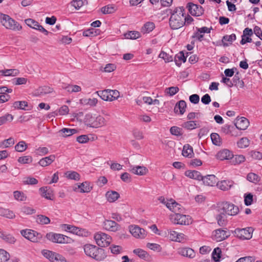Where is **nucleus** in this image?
Listing matches in <instances>:
<instances>
[{
    "label": "nucleus",
    "mask_w": 262,
    "mask_h": 262,
    "mask_svg": "<svg viewBox=\"0 0 262 262\" xmlns=\"http://www.w3.org/2000/svg\"><path fill=\"white\" fill-rule=\"evenodd\" d=\"M69 179L79 181L80 178V174L76 171H70L66 173Z\"/></svg>",
    "instance_id": "5fc2aeb1"
},
{
    "label": "nucleus",
    "mask_w": 262,
    "mask_h": 262,
    "mask_svg": "<svg viewBox=\"0 0 262 262\" xmlns=\"http://www.w3.org/2000/svg\"><path fill=\"white\" fill-rule=\"evenodd\" d=\"M232 81V83H233V85H236L240 83L241 87H243L244 86V82L242 80H240L238 73H237L234 75Z\"/></svg>",
    "instance_id": "69168bd1"
},
{
    "label": "nucleus",
    "mask_w": 262,
    "mask_h": 262,
    "mask_svg": "<svg viewBox=\"0 0 262 262\" xmlns=\"http://www.w3.org/2000/svg\"><path fill=\"white\" fill-rule=\"evenodd\" d=\"M169 23L171 29L177 30L185 25V9L183 7H178L170 9Z\"/></svg>",
    "instance_id": "f03ea898"
},
{
    "label": "nucleus",
    "mask_w": 262,
    "mask_h": 262,
    "mask_svg": "<svg viewBox=\"0 0 262 262\" xmlns=\"http://www.w3.org/2000/svg\"><path fill=\"white\" fill-rule=\"evenodd\" d=\"M101 10L102 13L106 14L114 13L115 11V9L114 7L108 5L102 7Z\"/></svg>",
    "instance_id": "6e6d98bb"
},
{
    "label": "nucleus",
    "mask_w": 262,
    "mask_h": 262,
    "mask_svg": "<svg viewBox=\"0 0 262 262\" xmlns=\"http://www.w3.org/2000/svg\"><path fill=\"white\" fill-rule=\"evenodd\" d=\"M14 144V140L12 138L4 140L0 142V148H7Z\"/></svg>",
    "instance_id": "c03bdc74"
},
{
    "label": "nucleus",
    "mask_w": 262,
    "mask_h": 262,
    "mask_svg": "<svg viewBox=\"0 0 262 262\" xmlns=\"http://www.w3.org/2000/svg\"><path fill=\"white\" fill-rule=\"evenodd\" d=\"M146 246L150 250L158 252H161L162 249L161 246L159 244L156 243H148L147 244Z\"/></svg>",
    "instance_id": "864d4df0"
},
{
    "label": "nucleus",
    "mask_w": 262,
    "mask_h": 262,
    "mask_svg": "<svg viewBox=\"0 0 262 262\" xmlns=\"http://www.w3.org/2000/svg\"><path fill=\"white\" fill-rule=\"evenodd\" d=\"M186 103L184 100L179 101L175 105L174 111L176 113H180L182 115L186 110Z\"/></svg>",
    "instance_id": "cd10ccee"
},
{
    "label": "nucleus",
    "mask_w": 262,
    "mask_h": 262,
    "mask_svg": "<svg viewBox=\"0 0 262 262\" xmlns=\"http://www.w3.org/2000/svg\"><path fill=\"white\" fill-rule=\"evenodd\" d=\"M235 125L239 130H245L249 126V122L247 118L241 117L236 119Z\"/></svg>",
    "instance_id": "6ab92c4d"
},
{
    "label": "nucleus",
    "mask_w": 262,
    "mask_h": 262,
    "mask_svg": "<svg viewBox=\"0 0 262 262\" xmlns=\"http://www.w3.org/2000/svg\"><path fill=\"white\" fill-rule=\"evenodd\" d=\"M58 133L60 136L66 138L77 134L78 131L76 129L63 128L59 130Z\"/></svg>",
    "instance_id": "bb28decb"
},
{
    "label": "nucleus",
    "mask_w": 262,
    "mask_h": 262,
    "mask_svg": "<svg viewBox=\"0 0 262 262\" xmlns=\"http://www.w3.org/2000/svg\"><path fill=\"white\" fill-rule=\"evenodd\" d=\"M103 228L106 230L116 232L119 229V225L115 221L112 220H105L103 222Z\"/></svg>",
    "instance_id": "f3484780"
},
{
    "label": "nucleus",
    "mask_w": 262,
    "mask_h": 262,
    "mask_svg": "<svg viewBox=\"0 0 262 262\" xmlns=\"http://www.w3.org/2000/svg\"><path fill=\"white\" fill-rule=\"evenodd\" d=\"M254 229L252 227L239 229L236 228L234 230L235 235L238 238L244 239H250L252 237V233Z\"/></svg>",
    "instance_id": "9d476101"
},
{
    "label": "nucleus",
    "mask_w": 262,
    "mask_h": 262,
    "mask_svg": "<svg viewBox=\"0 0 262 262\" xmlns=\"http://www.w3.org/2000/svg\"><path fill=\"white\" fill-rule=\"evenodd\" d=\"M39 190L42 196H52L55 194L53 190L48 186L41 187Z\"/></svg>",
    "instance_id": "f704fd0d"
},
{
    "label": "nucleus",
    "mask_w": 262,
    "mask_h": 262,
    "mask_svg": "<svg viewBox=\"0 0 262 262\" xmlns=\"http://www.w3.org/2000/svg\"><path fill=\"white\" fill-rule=\"evenodd\" d=\"M179 91V89L177 86H171L167 88L165 92L170 96H173L177 93Z\"/></svg>",
    "instance_id": "0e129e2a"
},
{
    "label": "nucleus",
    "mask_w": 262,
    "mask_h": 262,
    "mask_svg": "<svg viewBox=\"0 0 262 262\" xmlns=\"http://www.w3.org/2000/svg\"><path fill=\"white\" fill-rule=\"evenodd\" d=\"M53 92V88L52 87L44 85L39 87L35 90L34 94L36 96H43L52 93Z\"/></svg>",
    "instance_id": "412c9836"
},
{
    "label": "nucleus",
    "mask_w": 262,
    "mask_h": 262,
    "mask_svg": "<svg viewBox=\"0 0 262 262\" xmlns=\"http://www.w3.org/2000/svg\"><path fill=\"white\" fill-rule=\"evenodd\" d=\"M234 184V181L231 180H224L218 181L216 185L221 190L228 191L233 187Z\"/></svg>",
    "instance_id": "2eb2a0df"
},
{
    "label": "nucleus",
    "mask_w": 262,
    "mask_h": 262,
    "mask_svg": "<svg viewBox=\"0 0 262 262\" xmlns=\"http://www.w3.org/2000/svg\"><path fill=\"white\" fill-rule=\"evenodd\" d=\"M25 23L29 27L34 29L37 30L39 26V24L31 18H28L25 20Z\"/></svg>",
    "instance_id": "8fccbe9b"
},
{
    "label": "nucleus",
    "mask_w": 262,
    "mask_h": 262,
    "mask_svg": "<svg viewBox=\"0 0 262 262\" xmlns=\"http://www.w3.org/2000/svg\"><path fill=\"white\" fill-rule=\"evenodd\" d=\"M0 21L6 29L12 30H20L21 27L9 15L0 14Z\"/></svg>",
    "instance_id": "0eeeda50"
},
{
    "label": "nucleus",
    "mask_w": 262,
    "mask_h": 262,
    "mask_svg": "<svg viewBox=\"0 0 262 262\" xmlns=\"http://www.w3.org/2000/svg\"><path fill=\"white\" fill-rule=\"evenodd\" d=\"M32 157L29 156L19 157L18 159V162L22 164L30 163L32 162Z\"/></svg>",
    "instance_id": "e2e57ef3"
},
{
    "label": "nucleus",
    "mask_w": 262,
    "mask_h": 262,
    "mask_svg": "<svg viewBox=\"0 0 262 262\" xmlns=\"http://www.w3.org/2000/svg\"><path fill=\"white\" fill-rule=\"evenodd\" d=\"M212 143L217 146H220L222 144L221 139L217 133H212L210 135Z\"/></svg>",
    "instance_id": "79ce46f5"
},
{
    "label": "nucleus",
    "mask_w": 262,
    "mask_h": 262,
    "mask_svg": "<svg viewBox=\"0 0 262 262\" xmlns=\"http://www.w3.org/2000/svg\"><path fill=\"white\" fill-rule=\"evenodd\" d=\"M46 237L50 242L57 244H71L74 242V240L68 236L52 232L47 233Z\"/></svg>",
    "instance_id": "423d86ee"
},
{
    "label": "nucleus",
    "mask_w": 262,
    "mask_h": 262,
    "mask_svg": "<svg viewBox=\"0 0 262 262\" xmlns=\"http://www.w3.org/2000/svg\"><path fill=\"white\" fill-rule=\"evenodd\" d=\"M60 228L62 231H67L81 236H88L90 232L84 229L80 228L68 224H61Z\"/></svg>",
    "instance_id": "6e6552de"
},
{
    "label": "nucleus",
    "mask_w": 262,
    "mask_h": 262,
    "mask_svg": "<svg viewBox=\"0 0 262 262\" xmlns=\"http://www.w3.org/2000/svg\"><path fill=\"white\" fill-rule=\"evenodd\" d=\"M250 140L246 137H243L237 142V145L240 148H245L249 146Z\"/></svg>",
    "instance_id": "4c0bfd02"
},
{
    "label": "nucleus",
    "mask_w": 262,
    "mask_h": 262,
    "mask_svg": "<svg viewBox=\"0 0 262 262\" xmlns=\"http://www.w3.org/2000/svg\"><path fill=\"white\" fill-rule=\"evenodd\" d=\"M233 158L232 162L234 165L240 164L246 160L245 156L242 155H235V157L233 156Z\"/></svg>",
    "instance_id": "49530a36"
},
{
    "label": "nucleus",
    "mask_w": 262,
    "mask_h": 262,
    "mask_svg": "<svg viewBox=\"0 0 262 262\" xmlns=\"http://www.w3.org/2000/svg\"><path fill=\"white\" fill-rule=\"evenodd\" d=\"M159 57L163 59L166 62H170L172 60V57L164 51L161 52Z\"/></svg>",
    "instance_id": "680f3d73"
},
{
    "label": "nucleus",
    "mask_w": 262,
    "mask_h": 262,
    "mask_svg": "<svg viewBox=\"0 0 262 262\" xmlns=\"http://www.w3.org/2000/svg\"><path fill=\"white\" fill-rule=\"evenodd\" d=\"M202 181L206 186H213L216 185L217 178L213 174H210L203 177Z\"/></svg>",
    "instance_id": "aec40b11"
},
{
    "label": "nucleus",
    "mask_w": 262,
    "mask_h": 262,
    "mask_svg": "<svg viewBox=\"0 0 262 262\" xmlns=\"http://www.w3.org/2000/svg\"><path fill=\"white\" fill-rule=\"evenodd\" d=\"M110 101L117 99L120 96V93L117 90H112L109 89Z\"/></svg>",
    "instance_id": "4d7b16f0"
},
{
    "label": "nucleus",
    "mask_w": 262,
    "mask_h": 262,
    "mask_svg": "<svg viewBox=\"0 0 262 262\" xmlns=\"http://www.w3.org/2000/svg\"><path fill=\"white\" fill-rule=\"evenodd\" d=\"M155 28V24L152 21L145 23L141 29V32L143 34H147L151 32Z\"/></svg>",
    "instance_id": "c85d7f7f"
},
{
    "label": "nucleus",
    "mask_w": 262,
    "mask_h": 262,
    "mask_svg": "<svg viewBox=\"0 0 262 262\" xmlns=\"http://www.w3.org/2000/svg\"><path fill=\"white\" fill-rule=\"evenodd\" d=\"M159 200L169 210L174 213L170 215L169 216L172 223L181 225H189L192 223V220L191 216L182 213L184 212V208L174 199H169V198H159Z\"/></svg>",
    "instance_id": "f257e3e1"
},
{
    "label": "nucleus",
    "mask_w": 262,
    "mask_h": 262,
    "mask_svg": "<svg viewBox=\"0 0 262 262\" xmlns=\"http://www.w3.org/2000/svg\"><path fill=\"white\" fill-rule=\"evenodd\" d=\"M94 238L97 244L101 247H107L110 245L112 241L111 236L102 232L96 233Z\"/></svg>",
    "instance_id": "1a4fd4ad"
},
{
    "label": "nucleus",
    "mask_w": 262,
    "mask_h": 262,
    "mask_svg": "<svg viewBox=\"0 0 262 262\" xmlns=\"http://www.w3.org/2000/svg\"><path fill=\"white\" fill-rule=\"evenodd\" d=\"M186 60V57L183 52H179L175 56V61L177 64H179L178 61L185 62Z\"/></svg>",
    "instance_id": "13d9d810"
},
{
    "label": "nucleus",
    "mask_w": 262,
    "mask_h": 262,
    "mask_svg": "<svg viewBox=\"0 0 262 262\" xmlns=\"http://www.w3.org/2000/svg\"><path fill=\"white\" fill-rule=\"evenodd\" d=\"M212 238L216 242L225 240L230 236L229 233L226 230L218 229L212 232Z\"/></svg>",
    "instance_id": "ddd939ff"
},
{
    "label": "nucleus",
    "mask_w": 262,
    "mask_h": 262,
    "mask_svg": "<svg viewBox=\"0 0 262 262\" xmlns=\"http://www.w3.org/2000/svg\"><path fill=\"white\" fill-rule=\"evenodd\" d=\"M221 249L219 248H215L212 253V258L216 262L219 261L221 256Z\"/></svg>",
    "instance_id": "37998d69"
},
{
    "label": "nucleus",
    "mask_w": 262,
    "mask_h": 262,
    "mask_svg": "<svg viewBox=\"0 0 262 262\" xmlns=\"http://www.w3.org/2000/svg\"><path fill=\"white\" fill-rule=\"evenodd\" d=\"M20 233L25 238L32 242H37L40 238V234L31 229L22 230Z\"/></svg>",
    "instance_id": "9b49d317"
},
{
    "label": "nucleus",
    "mask_w": 262,
    "mask_h": 262,
    "mask_svg": "<svg viewBox=\"0 0 262 262\" xmlns=\"http://www.w3.org/2000/svg\"><path fill=\"white\" fill-rule=\"evenodd\" d=\"M41 253L45 257L49 259V260L51 262L53 258V257L54 256L55 253L48 250H43L41 251Z\"/></svg>",
    "instance_id": "bf43d9fd"
},
{
    "label": "nucleus",
    "mask_w": 262,
    "mask_h": 262,
    "mask_svg": "<svg viewBox=\"0 0 262 262\" xmlns=\"http://www.w3.org/2000/svg\"><path fill=\"white\" fill-rule=\"evenodd\" d=\"M134 253L137 255L140 258L146 261H150V255L145 250L141 249H136L133 251Z\"/></svg>",
    "instance_id": "a878e982"
},
{
    "label": "nucleus",
    "mask_w": 262,
    "mask_h": 262,
    "mask_svg": "<svg viewBox=\"0 0 262 262\" xmlns=\"http://www.w3.org/2000/svg\"><path fill=\"white\" fill-rule=\"evenodd\" d=\"M216 158L222 161L230 160L233 158V154L232 151L228 149H223L218 151L216 155Z\"/></svg>",
    "instance_id": "dca6fc26"
},
{
    "label": "nucleus",
    "mask_w": 262,
    "mask_h": 262,
    "mask_svg": "<svg viewBox=\"0 0 262 262\" xmlns=\"http://www.w3.org/2000/svg\"><path fill=\"white\" fill-rule=\"evenodd\" d=\"M84 122L88 126L94 128L103 126L106 123V121L103 116L92 114H88L85 115Z\"/></svg>",
    "instance_id": "39448f33"
},
{
    "label": "nucleus",
    "mask_w": 262,
    "mask_h": 262,
    "mask_svg": "<svg viewBox=\"0 0 262 262\" xmlns=\"http://www.w3.org/2000/svg\"><path fill=\"white\" fill-rule=\"evenodd\" d=\"M10 258V255L6 250L0 249V262H6Z\"/></svg>",
    "instance_id": "09e8293b"
},
{
    "label": "nucleus",
    "mask_w": 262,
    "mask_h": 262,
    "mask_svg": "<svg viewBox=\"0 0 262 262\" xmlns=\"http://www.w3.org/2000/svg\"><path fill=\"white\" fill-rule=\"evenodd\" d=\"M236 38V35L235 34H232L230 35H225L223 37L222 42L224 46L226 47L228 46L227 42H229L230 43L232 42L234 40H235Z\"/></svg>",
    "instance_id": "a19ab883"
},
{
    "label": "nucleus",
    "mask_w": 262,
    "mask_h": 262,
    "mask_svg": "<svg viewBox=\"0 0 262 262\" xmlns=\"http://www.w3.org/2000/svg\"><path fill=\"white\" fill-rule=\"evenodd\" d=\"M124 36L126 39H136L139 38L141 35L140 33L138 31H130L124 33Z\"/></svg>",
    "instance_id": "e433bc0d"
},
{
    "label": "nucleus",
    "mask_w": 262,
    "mask_h": 262,
    "mask_svg": "<svg viewBox=\"0 0 262 262\" xmlns=\"http://www.w3.org/2000/svg\"><path fill=\"white\" fill-rule=\"evenodd\" d=\"M129 231L132 235L136 238H144L146 235L145 230L137 225L130 226Z\"/></svg>",
    "instance_id": "4468645a"
},
{
    "label": "nucleus",
    "mask_w": 262,
    "mask_h": 262,
    "mask_svg": "<svg viewBox=\"0 0 262 262\" xmlns=\"http://www.w3.org/2000/svg\"><path fill=\"white\" fill-rule=\"evenodd\" d=\"M111 252L114 254H118L122 251V248L120 246L113 245L110 247Z\"/></svg>",
    "instance_id": "338daca9"
},
{
    "label": "nucleus",
    "mask_w": 262,
    "mask_h": 262,
    "mask_svg": "<svg viewBox=\"0 0 262 262\" xmlns=\"http://www.w3.org/2000/svg\"><path fill=\"white\" fill-rule=\"evenodd\" d=\"M13 119V116L7 114L4 116L0 117V125L5 124L7 122H11Z\"/></svg>",
    "instance_id": "603ef678"
},
{
    "label": "nucleus",
    "mask_w": 262,
    "mask_h": 262,
    "mask_svg": "<svg viewBox=\"0 0 262 262\" xmlns=\"http://www.w3.org/2000/svg\"><path fill=\"white\" fill-rule=\"evenodd\" d=\"M246 179L248 181L255 184H259L261 181L260 177L254 172L248 173Z\"/></svg>",
    "instance_id": "7c9ffc66"
},
{
    "label": "nucleus",
    "mask_w": 262,
    "mask_h": 262,
    "mask_svg": "<svg viewBox=\"0 0 262 262\" xmlns=\"http://www.w3.org/2000/svg\"><path fill=\"white\" fill-rule=\"evenodd\" d=\"M185 175L188 178L198 180H202L203 178L201 173L195 170H187L185 172Z\"/></svg>",
    "instance_id": "2f4dec72"
},
{
    "label": "nucleus",
    "mask_w": 262,
    "mask_h": 262,
    "mask_svg": "<svg viewBox=\"0 0 262 262\" xmlns=\"http://www.w3.org/2000/svg\"><path fill=\"white\" fill-rule=\"evenodd\" d=\"M24 183L28 185H35L38 183V180L33 177H27L24 181Z\"/></svg>",
    "instance_id": "774afa93"
},
{
    "label": "nucleus",
    "mask_w": 262,
    "mask_h": 262,
    "mask_svg": "<svg viewBox=\"0 0 262 262\" xmlns=\"http://www.w3.org/2000/svg\"><path fill=\"white\" fill-rule=\"evenodd\" d=\"M19 73V70L16 69L0 70V75L4 76H16L18 75Z\"/></svg>",
    "instance_id": "c756f323"
},
{
    "label": "nucleus",
    "mask_w": 262,
    "mask_h": 262,
    "mask_svg": "<svg viewBox=\"0 0 262 262\" xmlns=\"http://www.w3.org/2000/svg\"><path fill=\"white\" fill-rule=\"evenodd\" d=\"M27 143L24 141H19L15 146V149L16 151L18 152H23L27 148Z\"/></svg>",
    "instance_id": "a18cd8bd"
},
{
    "label": "nucleus",
    "mask_w": 262,
    "mask_h": 262,
    "mask_svg": "<svg viewBox=\"0 0 262 262\" xmlns=\"http://www.w3.org/2000/svg\"><path fill=\"white\" fill-rule=\"evenodd\" d=\"M95 94L99 96L102 100L110 101L109 89L96 91Z\"/></svg>",
    "instance_id": "c9c22d12"
},
{
    "label": "nucleus",
    "mask_w": 262,
    "mask_h": 262,
    "mask_svg": "<svg viewBox=\"0 0 262 262\" xmlns=\"http://www.w3.org/2000/svg\"><path fill=\"white\" fill-rule=\"evenodd\" d=\"M189 12L193 16H200L204 13L203 7L192 3H189L187 5Z\"/></svg>",
    "instance_id": "f8f14e48"
},
{
    "label": "nucleus",
    "mask_w": 262,
    "mask_h": 262,
    "mask_svg": "<svg viewBox=\"0 0 262 262\" xmlns=\"http://www.w3.org/2000/svg\"><path fill=\"white\" fill-rule=\"evenodd\" d=\"M92 188L93 185L88 181H85L78 185L77 188H76L75 189H79L80 192L88 193L90 192Z\"/></svg>",
    "instance_id": "5701e85b"
},
{
    "label": "nucleus",
    "mask_w": 262,
    "mask_h": 262,
    "mask_svg": "<svg viewBox=\"0 0 262 262\" xmlns=\"http://www.w3.org/2000/svg\"><path fill=\"white\" fill-rule=\"evenodd\" d=\"M182 126L187 129L190 130L194 129L198 127L195 121H194L185 122L183 124Z\"/></svg>",
    "instance_id": "3c124183"
},
{
    "label": "nucleus",
    "mask_w": 262,
    "mask_h": 262,
    "mask_svg": "<svg viewBox=\"0 0 262 262\" xmlns=\"http://www.w3.org/2000/svg\"><path fill=\"white\" fill-rule=\"evenodd\" d=\"M178 252L180 255L189 258H193L195 255L194 251L189 247L180 248L178 249Z\"/></svg>",
    "instance_id": "a211bd4d"
},
{
    "label": "nucleus",
    "mask_w": 262,
    "mask_h": 262,
    "mask_svg": "<svg viewBox=\"0 0 262 262\" xmlns=\"http://www.w3.org/2000/svg\"><path fill=\"white\" fill-rule=\"evenodd\" d=\"M98 103L97 98H83L80 100V103L82 105H87L91 106H95Z\"/></svg>",
    "instance_id": "473e14b6"
},
{
    "label": "nucleus",
    "mask_w": 262,
    "mask_h": 262,
    "mask_svg": "<svg viewBox=\"0 0 262 262\" xmlns=\"http://www.w3.org/2000/svg\"><path fill=\"white\" fill-rule=\"evenodd\" d=\"M85 254L96 260L101 261L105 259L106 255L104 250L92 244H85L83 246Z\"/></svg>",
    "instance_id": "7ed1b4c3"
},
{
    "label": "nucleus",
    "mask_w": 262,
    "mask_h": 262,
    "mask_svg": "<svg viewBox=\"0 0 262 262\" xmlns=\"http://www.w3.org/2000/svg\"><path fill=\"white\" fill-rule=\"evenodd\" d=\"M148 169L146 167L141 166H135L130 167V171L133 173L139 175L144 176L148 172Z\"/></svg>",
    "instance_id": "4be33fe9"
},
{
    "label": "nucleus",
    "mask_w": 262,
    "mask_h": 262,
    "mask_svg": "<svg viewBox=\"0 0 262 262\" xmlns=\"http://www.w3.org/2000/svg\"><path fill=\"white\" fill-rule=\"evenodd\" d=\"M28 106V103L25 101H15L13 103V107L15 109L26 110V107Z\"/></svg>",
    "instance_id": "ea45409f"
},
{
    "label": "nucleus",
    "mask_w": 262,
    "mask_h": 262,
    "mask_svg": "<svg viewBox=\"0 0 262 262\" xmlns=\"http://www.w3.org/2000/svg\"><path fill=\"white\" fill-rule=\"evenodd\" d=\"M56 157L54 155H51L49 156L41 159L38 162L39 165L46 167L51 164L55 160Z\"/></svg>",
    "instance_id": "393cba45"
},
{
    "label": "nucleus",
    "mask_w": 262,
    "mask_h": 262,
    "mask_svg": "<svg viewBox=\"0 0 262 262\" xmlns=\"http://www.w3.org/2000/svg\"><path fill=\"white\" fill-rule=\"evenodd\" d=\"M0 238L10 244H14L16 241L12 234L5 232H0Z\"/></svg>",
    "instance_id": "b1692460"
},
{
    "label": "nucleus",
    "mask_w": 262,
    "mask_h": 262,
    "mask_svg": "<svg viewBox=\"0 0 262 262\" xmlns=\"http://www.w3.org/2000/svg\"><path fill=\"white\" fill-rule=\"evenodd\" d=\"M28 79L25 77H18L13 80V83L15 85H21L27 83Z\"/></svg>",
    "instance_id": "052dcab7"
},
{
    "label": "nucleus",
    "mask_w": 262,
    "mask_h": 262,
    "mask_svg": "<svg viewBox=\"0 0 262 262\" xmlns=\"http://www.w3.org/2000/svg\"><path fill=\"white\" fill-rule=\"evenodd\" d=\"M193 155L192 147L188 144L185 145L182 150V155L187 158H191Z\"/></svg>",
    "instance_id": "72a5a7b5"
},
{
    "label": "nucleus",
    "mask_w": 262,
    "mask_h": 262,
    "mask_svg": "<svg viewBox=\"0 0 262 262\" xmlns=\"http://www.w3.org/2000/svg\"><path fill=\"white\" fill-rule=\"evenodd\" d=\"M214 208L217 212L228 215L234 216L239 212L237 206L228 202H219L214 205Z\"/></svg>",
    "instance_id": "20e7f679"
},
{
    "label": "nucleus",
    "mask_w": 262,
    "mask_h": 262,
    "mask_svg": "<svg viewBox=\"0 0 262 262\" xmlns=\"http://www.w3.org/2000/svg\"><path fill=\"white\" fill-rule=\"evenodd\" d=\"M225 215L226 214L219 213V214L216 215V219L219 226H224L226 224V218Z\"/></svg>",
    "instance_id": "de8ad7c7"
},
{
    "label": "nucleus",
    "mask_w": 262,
    "mask_h": 262,
    "mask_svg": "<svg viewBox=\"0 0 262 262\" xmlns=\"http://www.w3.org/2000/svg\"><path fill=\"white\" fill-rule=\"evenodd\" d=\"M36 221L39 224L47 225L50 223V219L45 215L40 214L37 215Z\"/></svg>",
    "instance_id": "58836bf2"
}]
</instances>
